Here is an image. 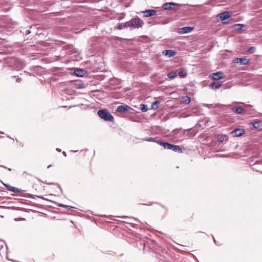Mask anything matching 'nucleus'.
<instances>
[{
    "label": "nucleus",
    "mask_w": 262,
    "mask_h": 262,
    "mask_svg": "<svg viewBox=\"0 0 262 262\" xmlns=\"http://www.w3.org/2000/svg\"><path fill=\"white\" fill-rule=\"evenodd\" d=\"M218 17L220 20L223 21L228 18L230 17V15L228 12H225L219 14Z\"/></svg>",
    "instance_id": "nucleus-11"
},
{
    "label": "nucleus",
    "mask_w": 262,
    "mask_h": 262,
    "mask_svg": "<svg viewBox=\"0 0 262 262\" xmlns=\"http://www.w3.org/2000/svg\"><path fill=\"white\" fill-rule=\"evenodd\" d=\"M172 150L176 152H182V149L179 145H176L173 144Z\"/></svg>",
    "instance_id": "nucleus-16"
},
{
    "label": "nucleus",
    "mask_w": 262,
    "mask_h": 262,
    "mask_svg": "<svg viewBox=\"0 0 262 262\" xmlns=\"http://www.w3.org/2000/svg\"><path fill=\"white\" fill-rule=\"evenodd\" d=\"M190 101L191 100L190 97L188 96H186L183 98V102H184L186 104L189 103L190 102Z\"/></svg>",
    "instance_id": "nucleus-22"
},
{
    "label": "nucleus",
    "mask_w": 262,
    "mask_h": 262,
    "mask_svg": "<svg viewBox=\"0 0 262 262\" xmlns=\"http://www.w3.org/2000/svg\"><path fill=\"white\" fill-rule=\"evenodd\" d=\"M58 206H60V207H64V208H68V207H69V206L63 205V204H59Z\"/></svg>",
    "instance_id": "nucleus-29"
},
{
    "label": "nucleus",
    "mask_w": 262,
    "mask_h": 262,
    "mask_svg": "<svg viewBox=\"0 0 262 262\" xmlns=\"http://www.w3.org/2000/svg\"><path fill=\"white\" fill-rule=\"evenodd\" d=\"M97 114L98 116L105 121H113V116L106 109L98 111Z\"/></svg>",
    "instance_id": "nucleus-1"
},
{
    "label": "nucleus",
    "mask_w": 262,
    "mask_h": 262,
    "mask_svg": "<svg viewBox=\"0 0 262 262\" xmlns=\"http://www.w3.org/2000/svg\"><path fill=\"white\" fill-rule=\"evenodd\" d=\"M193 30V27H185L180 29V33H188L190 32Z\"/></svg>",
    "instance_id": "nucleus-13"
},
{
    "label": "nucleus",
    "mask_w": 262,
    "mask_h": 262,
    "mask_svg": "<svg viewBox=\"0 0 262 262\" xmlns=\"http://www.w3.org/2000/svg\"><path fill=\"white\" fill-rule=\"evenodd\" d=\"M224 138L223 137H220L217 139V141L220 142H223Z\"/></svg>",
    "instance_id": "nucleus-28"
},
{
    "label": "nucleus",
    "mask_w": 262,
    "mask_h": 262,
    "mask_svg": "<svg viewBox=\"0 0 262 262\" xmlns=\"http://www.w3.org/2000/svg\"><path fill=\"white\" fill-rule=\"evenodd\" d=\"M117 28L118 29H122L123 28H125L124 27H123V24H119L118 26H117Z\"/></svg>",
    "instance_id": "nucleus-26"
},
{
    "label": "nucleus",
    "mask_w": 262,
    "mask_h": 262,
    "mask_svg": "<svg viewBox=\"0 0 262 262\" xmlns=\"http://www.w3.org/2000/svg\"><path fill=\"white\" fill-rule=\"evenodd\" d=\"M141 110L143 112H145L147 111V106L145 104H141Z\"/></svg>",
    "instance_id": "nucleus-23"
},
{
    "label": "nucleus",
    "mask_w": 262,
    "mask_h": 262,
    "mask_svg": "<svg viewBox=\"0 0 262 262\" xmlns=\"http://www.w3.org/2000/svg\"><path fill=\"white\" fill-rule=\"evenodd\" d=\"M251 126L254 129H259L262 127V122L260 121H256L250 123Z\"/></svg>",
    "instance_id": "nucleus-10"
},
{
    "label": "nucleus",
    "mask_w": 262,
    "mask_h": 262,
    "mask_svg": "<svg viewBox=\"0 0 262 262\" xmlns=\"http://www.w3.org/2000/svg\"><path fill=\"white\" fill-rule=\"evenodd\" d=\"M178 75L181 78H184L187 76V72L184 70L181 71L178 73Z\"/></svg>",
    "instance_id": "nucleus-20"
},
{
    "label": "nucleus",
    "mask_w": 262,
    "mask_h": 262,
    "mask_svg": "<svg viewBox=\"0 0 262 262\" xmlns=\"http://www.w3.org/2000/svg\"><path fill=\"white\" fill-rule=\"evenodd\" d=\"M163 54L168 57H172L176 55V52L172 50H166L163 51Z\"/></svg>",
    "instance_id": "nucleus-12"
},
{
    "label": "nucleus",
    "mask_w": 262,
    "mask_h": 262,
    "mask_svg": "<svg viewBox=\"0 0 262 262\" xmlns=\"http://www.w3.org/2000/svg\"><path fill=\"white\" fill-rule=\"evenodd\" d=\"M233 111L238 114H242L244 112V109L241 107L233 108Z\"/></svg>",
    "instance_id": "nucleus-18"
},
{
    "label": "nucleus",
    "mask_w": 262,
    "mask_h": 262,
    "mask_svg": "<svg viewBox=\"0 0 262 262\" xmlns=\"http://www.w3.org/2000/svg\"><path fill=\"white\" fill-rule=\"evenodd\" d=\"M254 50H255V48L254 47H250V48L248 49V52L249 53H253L254 51Z\"/></svg>",
    "instance_id": "nucleus-25"
},
{
    "label": "nucleus",
    "mask_w": 262,
    "mask_h": 262,
    "mask_svg": "<svg viewBox=\"0 0 262 262\" xmlns=\"http://www.w3.org/2000/svg\"><path fill=\"white\" fill-rule=\"evenodd\" d=\"M222 85V82L218 81L214 82L211 84L210 87L212 89H216L220 88Z\"/></svg>",
    "instance_id": "nucleus-14"
},
{
    "label": "nucleus",
    "mask_w": 262,
    "mask_h": 262,
    "mask_svg": "<svg viewBox=\"0 0 262 262\" xmlns=\"http://www.w3.org/2000/svg\"><path fill=\"white\" fill-rule=\"evenodd\" d=\"M245 133V131L243 129L240 128H236L234 130H233L231 133L233 135V136L235 137H239L243 135Z\"/></svg>",
    "instance_id": "nucleus-7"
},
{
    "label": "nucleus",
    "mask_w": 262,
    "mask_h": 262,
    "mask_svg": "<svg viewBox=\"0 0 262 262\" xmlns=\"http://www.w3.org/2000/svg\"><path fill=\"white\" fill-rule=\"evenodd\" d=\"M158 103V101H155V102H154V103H152V108H154V104H156V103Z\"/></svg>",
    "instance_id": "nucleus-30"
},
{
    "label": "nucleus",
    "mask_w": 262,
    "mask_h": 262,
    "mask_svg": "<svg viewBox=\"0 0 262 262\" xmlns=\"http://www.w3.org/2000/svg\"><path fill=\"white\" fill-rule=\"evenodd\" d=\"M178 4L174 3H167L163 5V8L165 10H172L176 9Z\"/></svg>",
    "instance_id": "nucleus-3"
},
{
    "label": "nucleus",
    "mask_w": 262,
    "mask_h": 262,
    "mask_svg": "<svg viewBox=\"0 0 262 262\" xmlns=\"http://www.w3.org/2000/svg\"><path fill=\"white\" fill-rule=\"evenodd\" d=\"M243 27H244V25H242V24H235L233 26L234 29L236 30H241Z\"/></svg>",
    "instance_id": "nucleus-21"
},
{
    "label": "nucleus",
    "mask_w": 262,
    "mask_h": 262,
    "mask_svg": "<svg viewBox=\"0 0 262 262\" xmlns=\"http://www.w3.org/2000/svg\"><path fill=\"white\" fill-rule=\"evenodd\" d=\"M75 85L76 86L77 88H83V84L76 83Z\"/></svg>",
    "instance_id": "nucleus-27"
},
{
    "label": "nucleus",
    "mask_w": 262,
    "mask_h": 262,
    "mask_svg": "<svg viewBox=\"0 0 262 262\" xmlns=\"http://www.w3.org/2000/svg\"><path fill=\"white\" fill-rule=\"evenodd\" d=\"M157 143L161 146H163L164 148L172 150V145H173V144H170V143H168L167 142H164L161 141H158L157 142Z\"/></svg>",
    "instance_id": "nucleus-8"
},
{
    "label": "nucleus",
    "mask_w": 262,
    "mask_h": 262,
    "mask_svg": "<svg viewBox=\"0 0 262 262\" xmlns=\"http://www.w3.org/2000/svg\"><path fill=\"white\" fill-rule=\"evenodd\" d=\"M130 23H131L130 20L124 23L123 27H124V28H126L127 27H131V24Z\"/></svg>",
    "instance_id": "nucleus-24"
},
{
    "label": "nucleus",
    "mask_w": 262,
    "mask_h": 262,
    "mask_svg": "<svg viewBox=\"0 0 262 262\" xmlns=\"http://www.w3.org/2000/svg\"><path fill=\"white\" fill-rule=\"evenodd\" d=\"M177 76L176 71H171L167 74V77L170 79H173Z\"/></svg>",
    "instance_id": "nucleus-19"
},
{
    "label": "nucleus",
    "mask_w": 262,
    "mask_h": 262,
    "mask_svg": "<svg viewBox=\"0 0 262 262\" xmlns=\"http://www.w3.org/2000/svg\"><path fill=\"white\" fill-rule=\"evenodd\" d=\"M130 107L128 105H119L117 107V111L119 113H124L129 110Z\"/></svg>",
    "instance_id": "nucleus-9"
},
{
    "label": "nucleus",
    "mask_w": 262,
    "mask_h": 262,
    "mask_svg": "<svg viewBox=\"0 0 262 262\" xmlns=\"http://www.w3.org/2000/svg\"><path fill=\"white\" fill-rule=\"evenodd\" d=\"M6 186L7 187L8 189L11 191H12L13 192H19V189L17 188L11 186L9 185H6Z\"/></svg>",
    "instance_id": "nucleus-17"
},
{
    "label": "nucleus",
    "mask_w": 262,
    "mask_h": 262,
    "mask_svg": "<svg viewBox=\"0 0 262 262\" xmlns=\"http://www.w3.org/2000/svg\"><path fill=\"white\" fill-rule=\"evenodd\" d=\"M143 13L145 17H150L156 15L157 14V11L155 10L149 9L143 11Z\"/></svg>",
    "instance_id": "nucleus-6"
},
{
    "label": "nucleus",
    "mask_w": 262,
    "mask_h": 262,
    "mask_svg": "<svg viewBox=\"0 0 262 262\" xmlns=\"http://www.w3.org/2000/svg\"><path fill=\"white\" fill-rule=\"evenodd\" d=\"M224 77V73L221 71L212 74V78L214 80H218L223 79Z\"/></svg>",
    "instance_id": "nucleus-5"
},
{
    "label": "nucleus",
    "mask_w": 262,
    "mask_h": 262,
    "mask_svg": "<svg viewBox=\"0 0 262 262\" xmlns=\"http://www.w3.org/2000/svg\"><path fill=\"white\" fill-rule=\"evenodd\" d=\"M74 73L76 76L81 77L84 75L85 71L82 69H78L75 70Z\"/></svg>",
    "instance_id": "nucleus-15"
},
{
    "label": "nucleus",
    "mask_w": 262,
    "mask_h": 262,
    "mask_svg": "<svg viewBox=\"0 0 262 262\" xmlns=\"http://www.w3.org/2000/svg\"><path fill=\"white\" fill-rule=\"evenodd\" d=\"M234 63H239L241 64H248L249 62V59L245 57L244 58H235L233 60Z\"/></svg>",
    "instance_id": "nucleus-4"
},
{
    "label": "nucleus",
    "mask_w": 262,
    "mask_h": 262,
    "mask_svg": "<svg viewBox=\"0 0 262 262\" xmlns=\"http://www.w3.org/2000/svg\"><path fill=\"white\" fill-rule=\"evenodd\" d=\"M131 27L139 28L141 27L144 23L139 18H135L130 20Z\"/></svg>",
    "instance_id": "nucleus-2"
}]
</instances>
